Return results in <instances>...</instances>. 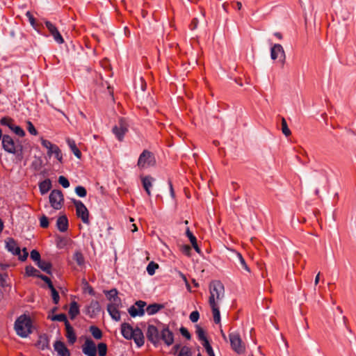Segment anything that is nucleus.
Wrapping results in <instances>:
<instances>
[{"mask_svg":"<svg viewBox=\"0 0 356 356\" xmlns=\"http://www.w3.org/2000/svg\"><path fill=\"white\" fill-rule=\"evenodd\" d=\"M32 321L26 314L19 316L15 321L14 329L18 336L26 338L32 333Z\"/></svg>","mask_w":356,"mask_h":356,"instance_id":"f257e3e1","label":"nucleus"},{"mask_svg":"<svg viewBox=\"0 0 356 356\" xmlns=\"http://www.w3.org/2000/svg\"><path fill=\"white\" fill-rule=\"evenodd\" d=\"M209 305H216L225 295V288L220 281H213L209 284Z\"/></svg>","mask_w":356,"mask_h":356,"instance_id":"f03ea898","label":"nucleus"},{"mask_svg":"<svg viewBox=\"0 0 356 356\" xmlns=\"http://www.w3.org/2000/svg\"><path fill=\"white\" fill-rule=\"evenodd\" d=\"M232 348L238 354H243L245 352V345L242 341L238 333L232 332L229 334Z\"/></svg>","mask_w":356,"mask_h":356,"instance_id":"7ed1b4c3","label":"nucleus"},{"mask_svg":"<svg viewBox=\"0 0 356 356\" xmlns=\"http://www.w3.org/2000/svg\"><path fill=\"white\" fill-rule=\"evenodd\" d=\"M156 163L154 156L148 150H144L138 160V166L140 168H147L154 165Z\"/></svg>","mask_w":356,"mask_h":356,"instance_id":"20e7f679","label":"nucleus"},{"mask_svg":"<svg viewBox=\"0 0 356 356\" xmlns=\"http://www.w3.org/2000/svg\"><path fill=\"white\" fill-rule=\"evenodd\" d=\"M49 202L51 206L56 210L62 208L64 202L63 195L60 190H53L49 194Z\"/></svg>","mask_w":356,"mask_h":356,"instance_id":"39448f33","label":"nucleus"},{"mask_svg":"<svg viewBox=\"0 0 356 356\" xmlns=\"http://www.w3.org/2000/svg\"><path fill=\"white\" fill-rule=\"evenodd\" d=\"M128 127L126 120L120 118L118 124L113 127L112 131L120 141L123 140L125 134L128 131Z\"/></svg>","mask_w":356,"mask_h":356,"instance_id":"423d86ee","label":"nucleus"},{"mask_svg":"<svg viewBox=\"0 0 356 356\" xmlns=\"http://www.w3.org/2000/svg\"><path fill=\"white\" fill-rule=\"evenodd\" d=\"M73 203L76 207L77 216L81 218L83 223L89 224V212L84 204L81 201L76 200H74Z\"/></svg>","mask_w":356,"mask_h":356,"instance_id":"0eeeda50","label":"nucleus"},{"mask_svg":"<svg viewBox=\"0 0 356 356\" xmlns=\"http://www.w3.org/2000/svg\"><path fill=\"white\" fill-rule=\"evenodd\" d=\"M146 302L143 300L137 301L134 305L130 307L128 309V312L132 317L143 316L145 314V307Z\"/></svg>","mask_w":356,"mask_h":356,"instance_id":"6e6552de","label":"nucleus"},{"mask_svg":"<svg viewBox=\"0 0 356 356\" xmlns=\"http://www.w3.org/2000/svg\"><path fill=\"white\" fill-rule=\"evenodd\" d=\"M270 57L273 60L280 58L282 63H284L286 55L284 50L281 44H275L271 47Z\"/></svg>","mask_w":356,"mask_h":356,"instance_id":"1a4fd4ad","label":"nucleus"},{"mask_svg":"<svg viewBox=\"0 0 356 356\" xmlns=\"http://www.w3.org/2000/svg\"><path fill=\"white\" fill-rule=\"evenodd\" d=\"M146 335L148 340L154 346H156L159 343L160 334L156 326L153 325H148Z\"/></svg>","mask_w":356,"mask_h":356,"instance_id":"9d476101","label":"nucleus"},{"mask_svg":"<svg viewBox=\"0 0 356 356\" xmlns=\"http://www.w3.org/2000/svg\"><path fill=\"white\" fill-rule=\"evenodd\" d=\"M44 24L50 34L53 36L54 40L58 44H63L64 42V40L56 26L49 21H45Z\"/></svg>","mask_w":356,"mask_h":356,"instance_id":"9b49d317","label":"nucleus"},{"mask_svg":"<svg viewBox=\"0 0 356 356\" xmlns=\"http://www.w3.org/2000/svg\"><path fill=\"white\" fill-rule=\"evenodd\" d=\"M82 351L87 356H96L97 347L93 341L86 339L82 346Z\"/></svg>","mask_w":356,"mask_h":356,"instance_id":"f8f14e48","label":"nucleus"},{"mask_svg":"<svg viewBox=\"0 0 356 356\" xmlns=\"http://www.w3.org/2000/svg\"><path fill=\"white\" fill-rule=\"evenodd\" d=\"M2 146L3 149L11 154L15 153V145L13 138L8 135H3L2 137Z\"/></svg>","mask_w":356,"mask_h":356,"instance_id":"ddd939ff","label":"nucleus"},{"mask_svg":"<svg viewBox=\"0 0 356 356\" xmlns=\"http://www.w3.org/2000/svg\"><path fill=\"white\" fill-rule=\"evenodd\" d=\"M121 303H110L107 306V311L109 315L116 321H119L120 320V313L119 312V307Z\"/></svg>","mask_w":356,"mask_h":356,"instance_id":"4468645a","label":"nucleus"},{"mask_svg":"<svg viewBox=\"0 0 356 356\" xmlns=\"http://www.w3.org/2000/svg\"><path fill=\"white\" fill-rule=\"evenodd\" d=\"M41 144L44 147H45L47 149V151L49 149H50L51 148H54L56 150L55 157L60 162H62V160H63L62 153H61L60 149H59V147L57 145L52 144L49 140L43 139V138L41 139Z\"/></svg>","mask_w":356,"mask_h":356,"instance_id":"2eb2a0df","label":"nucleus"},{"mask_svg":"<svg viewBox=\"0 0 356 356\" xmlns=\"http://www.w3.org/2000/svg\"><path fill=\"white\" fill-rule=\"evenodd\" d=\"M100 311V306L97 301L92 300L88 306L86 308V314L90 317L95 316Z\"/></svg>","mask_w":356,"mask_h":356,"instance_id":"dca6fc26","label":"nucleus"},{"mask_svg":"<svg viewBox=\"0 0 356 356\" xmlns=\"http://www.w3.org/2000/svg\"><path fill=\"white\" fill-rule=\"evenodd\" d=\"M54 350L59 356H70V352L65 344L60 341H56L54 344Z\"/></svg>","mask_w":356,"mask_h":356,"instance_id":"f3484780","label":"nucleus"},{"mask_svg":"<svg viewBox=\"0 0 356 356\" xmlns=\"http://www.w3.org/2000/svg\"><path fill=\"white\" fill-rule=\"evenodd\" d=\"M160 339L168 346L174 342L173 333L168 327H165L161 330Z\"/></svg>","mask_w":356,"mask_h":356,"instance_id":"a211bd4d","label":"nucleus"},{"mask_svg":"<svg viewBox=\"0 0 356 356\" xmlns=\"http://www.w3.org/2000/svg\"><path fill=\"white\" fill-rule=\"evenodd\" d=\"M6 248L8 251L10 252L14 255L19 254L20 248L13 238H8L6 239Z\"/></svg>","mask_w":356,"mask_h":356,"instance_id":"6ab92c4d","label":"nucleus"},{"mask_svg":"<svg viewBox=\"0 0 356 356\" xmlns=\"http://www.w3.org/2000/svg\"><path fill=\"white\" fill-rule=\"evenodd\" d=\"M233 253L234 254L235 263L238 267L245 270L247 272H250V268L241 254L236 251H234Z\"/></svg>","mask_w":356,"mask_h":356,"instance_id":"aec40b11","label":"nucleus"},{"mask_svg":"<svg viewBox=\"0 0 356 356\" xmlns=\"http://www.w3.org/2000/svg\"><path fill=\"white\" fill-rule=\"evenodd\" d=\"M121 332L122 336L127 339H131L135 332L134 329L129 323H123L121 325Z\"/></svg>","mask_w":356,"mask_h":356,"instance_id":"412c9836","label":"nucleus"},{"mask_svg":"<svg viewBox=\"0 0 356 356\" xmlns=\"http://www.w3.org/2000/svg\"><path fill=\"white\" fill-rule=\"evenodd\" d=\"M143 186L149 196L151 195L150 188L152 187L155 179L150 176H146L141 178Z\"/></svg>","mask_w":356,"mask_h":356,"instance_id":"4be33fe9","label":"nucleus"},{"mask_svg":"<svg viewBox=\"0 0 356 356\" xmlns=\"http://www.w3.org/2000/svg\"><path fill=\"white\" fill-rule=\"evenodd\" d=\"M35 345L42 350L49 349V340L48 337L46 334L40 335Z\"/></svg>","mask_w":356,"mask_h":356,"instance_id":"5701e85b","label":"nucleus"},{"mask_svg":"<svg viewBox=\"0 0 356 356\" xmlns=\"http://www.w3.org/2000/svg\"><path fill=\"white\" fill-rule=\"evenodd\" d=\"M66 337L70 344H74L76 341V335L70 323H66Z\"/></svg>","mask_w":356,"mask_h":356,"instance_id":"b1692460","label":"nucleus"},{"mask_svg":"<svg viewBox=\"0 0 356 356\" xmlns=\"http://www.w3.org/2000/svg\"><path fill=\"white\" fill-rule=\"evenodd\" d=\"M131 339H134V342L137 345L138 347H141L144 344V336L143 333L139 328L135 329V332L133 334V337Z\"/></svg>","mask_w":356,"mask_h":356,"instance_id":"393cba45","label":"nucleus"},{"mask_svg":"<svg viewBox=\"0 0 356 356\" xmlns=\"http://www.w3.org/2000/svg\"><path fill=\"white\" fill-rule=\"evenodd\" d=\"M56 226L58 230L64 232L68 229V220L66 216H61L58 218L56 221Z\"/></svg>","mask_w":356,"mask_h":356,"instance_id":"a878e982","label":"nucleus"},{"mask_svg":"<svg viewBox=\"0 0 356 356\" xmlns=\"http://www.w3.org/2000/svg\"><path fill=\"white\" fill-rule=\"evenodd\" d=\"M164 307L163 305L159 303H154L148 305L145 309V312H146L148 315H154L159 312L161 309Z\"/></svg>","mask_w":356,"mask_h":356,"instance_id":"bb28decb","label":"nucleus"},{"mask_svg":"<svg viewBox=\"0 0 356 356\" xmlns=\"http://www.w3.org/2000/svg\"><path fill=\"white\" fill-rule=\"evenodd\" d=\"M108 299L111 301V303H121L120 298L118 296V291L113 289L106 293Z\"/></svg>","mask_w":356,"mask_h":356,"instance_id":"cd10ccee","label":"nucleus"},{"mask_svg":"<svg viewBox=\"0 0 356 356\" xmlns=\"http://www.w3.org/2000/svg\"><path fill=\"white\" fill-rule=\"evenodd\" d=\"M66 141H67V143L69 147L70 148V149L73 152V154L78 159H80L81 156V152H80L79 148L76 147L75 141L74 140L71 139V138H67Z\"/></svg>","mask_w":356,"mask_h":356,"instance_id":"c85d7f7f","label":"nucleus"},{"mask_svg":"<svg viewBox=\"0 0 356 356\" xmlns=\"http://www.w3.org/2000/svg\"><path fill=\"white\" fill-rule=\"evenodd\" d=\"M51 188L50 179H47L39 184L40 191L42 195L47 193Z\"/></svg>","mask_w":356,"mask_h":356,"instance_id":"c756f323","label":"nucleus"},{"mask_svg":"<svg viewBox=\"0 0 356 356\" xmlns=\"http://www.w3.org/2000/svg\"><path fill=\"white\" fill-rule=\"evenodd\" d=\"M79 314V307L76 302L72 301L70 303L69 309V315L72 319H74Z\"/></svg>","mask_w":356,"mask_h":356,"instance_id":"7c9ffc66","label":"nucleus"},{"mask_svg":"<svg viewBox=\"0 0 356 356\" xmlns=\"http://www.w3.org/2000/svg\"><path fill=\"white\" fill-rule=\"evenodd\" d=\"M186 234L188 237L193 248L197 253H200V249L197 245L196 237L193 234L188 228L186 229Z\"/></svg>","mask_w":356,"mask_h":356,"instance_id":"2f4dec72","label":"nucleus"},{"mask_svg":"<svg viewBox=\"0 0 356 356\" xmlns=\"http://www.w3.org/2000/svg\"><path fill=\"white\" fill-rule=\"evenodd\" d=\"M209 305L212 309L213 321L216 324H218L220 322V314L218 304Z\"/></svg>","mask_w":356,"mask_h":356,"instance_id":"473e14b6","label":"nucleus"},{"mask_svg":"<svg viewBox=\"0 0 356 356\" xmlns=\"http://www.w3.org/2000/svg\"><path fill=\"white\" fill-rule=\"evenodd\" d=\"M37 266L43 271L48 274H51V264L46 261L40 260L39 263H37Z\"/></svg>","mask_w":356,"mask_h":356,"instance_id":"72a5a7b5","label":"nucleus"},{"mask_svg":"<svg viewBox=\"0 0 356 356\" xmlns=\"http://www.w3.org/2000/svg\"><path fill=\"white\" fill-rule=\"evenodd\" d=\"M73 259L80 266H83L85 263L84 257H83V254L81 253V252L79 250H77L74 252V254L73 255Z\"/></svg>","mask_w":356,"mask_h":356,"instance_id":"f704fd0d","label":"nucleus"},{"mask_svg":"<svg viewBox=\"0 0 356 356\" xmlns=\"http://www.w3.org/2000/svg\"><path fill=\"white\" fill-rule=\"evenodd\" d=\"M25 270H26V275L27 276L39 277L40 275H41L40 271L38 270H37L36 268H35L32 266H26Z\"/></svg>","mask_w":356,"mask_h":356,"instance_id":"c9c22d12","label":"nucleus"},{"mask_svg":"<svg viewBox=\"0 0 356 356\" xmlns=\"http://www.w3.org/2000/svg\"><path fill=\"white\" fill-rule=\"evenodd\" d=\"M90 332H91L93 337L96 339H100L102 337V332L101 330L96 326H90Z\"/></svg>","mask_w":356,"mask_h":356,"instance_id":"e433bc0d","label":"nucleus"},{"mask_svg":"<svg viewBox=\"0 0 356 356\" xmlns=\"http://www.w3.org/2000/svg\"><path fill=\"white\" fill-rule=\"evenodd\" d=\"M51 320L54 321L64 322L65 325H66V323H69L67 316L65 314H59L54 315L51 317Z\"/></svg>","mask_w":356,"mask_h":356,"instance_id":"4c0bfd02","label":"nucleus"},{"mask_svg":"<svg viewBox=\"0 0 356 356\" xmlns=\"http://www.w3.org/2000/svg\"><path fill=\"white\" fill-rule=\"evenodd\" d=\"M159 268V265L153 261L148 264L147 266V272L149 275H153L155 273L156 269Z\"/></svg>","mask_w":356,"mask_h":356,"instance_id":"58836bf2","label":"nucleus"},{"mask_svg":"<svg viewBox=\"0 0 356 356\" xmlns=\"http://www.w3.org/2000/svg\"><path fill=\"white\" fill-rule=\"evenodd\" d=\"M196 334L198 337V339L200 341H202V343H205V341H208V339H207V337L205 336L204 330L202 327H200V326L197 327Z\"/></svg>","mask_w":356,"mask_h":356,"instance_id":"ea45409f","label":"nucleus"},{"mask_svg":"<svg viewBox=\"0 0 356 356\" xmlns=\"http://www.w3.org/2000/svg\"><path fill=\"white\" fill-rule=\"evenodd\" d=\"M191 355H192V353H191V348L188 346H184L180 348V350H179L177 356H191Z\"/></svg>","mask_w":356,"mask_h":356,"instance_id":"a19ab883","label":"nucleus"},{"mask_svg":"<svg viewBox=\"0 0 356 356\" xmlns=\"http://www.w3.org/2000/svg\"><path fill=\"white\" fill-rule=\"evenodd\" d=\"M282 131L286 136H289L291 134L290 129L288 127L286 121L284 118L282 119Z\"/></svg>","mask_w":356,"mask_h":356,"instance_id":"79ce46f5","label":"nucleus"},{"mask_svg":"<svg viewBox=\"0 0 356 356\" xmlns=\"http://www.w3.org/2000/svg\"><path fill=\"white\" fill-rule=\"evenodd\" d=\"M51 292V297L54 301V304H58L60 300L59 294L58 291L56 290L54 286H50Z\"/></svg>","mask_w":356,"mask_h":356,"instance_id":"37998d69","label":"nucleus"},{"mask_svg":"<svg viewBox=\"0 0 356 356\" xmlns=\"http://www.w3.org/2000/svg\"><path fill=\"white\" fill-rule=\"evenodd\" d=\"M98 354L99 356H105L107 352V346L104 343H100L97 346Z\"/></svg>","mask_w":356,"mask_h":356,"instance_id":"c03bdc74","label":"nucleus"},{"mask_svg":"<svg viewBox=\"0 0 356 356\" xmlns=\"http://www.w3.org/2000/svg\"><path fill=\"white\" fill-rule=\"evenodd\" d=\"M0 123L2 125L8 127L10 129H12V127L14 124L13 120L10 118H8V117H4V118H1L0 120Z\"/></svg>","mask_w":356,"mask_h":356,"instance_id":"a18cd8bd","label":"nucleus"},{"mask_svg":"<svg viewBox=\"0 0 356 356\" xmlns=\"http://www.w3.org/2000/svg\"><path fill=\"white\" fill-rule=\"evenodd\" d=\"M75 193L80 197H84L87 195L86 189L81 186H78L75 188Z\"/></svg>","mask_w":356,"mask_h":356,"instance_id":"49530a36","label":"nucleus"},{"mask_svg":"<svg viewBox=\"0 0 356 356\" xmlns=\"http://www.w3.org/2000/svg\"><path fill=\"white\" fill-rule=\"evenodd\" d=\"M202 344L205 348L209 356H215L213 350L211 346L210 345L209 341H205V343H202Z\"/></svg>","mask_w":356,"mask_h":356,"instance_id":"de8ad7c7","label":"nucleus"},{"mask_svg":"<svg viewBox=\"0 0 356 356\" xmlns=\"http://www.w3.org/2000/svg\"><path fill=\"white\" fill-rule=\"evenodd\" d=\"M30 257H31V259L33 261L36 262V264L39 263L40 261V260H41L40 259V254L39 252L35 250H33L31 252Z\"/></svg>","mask_w":356,"mask_h":356,"instance_id":"09e8293b","label":"nucleus"},{"mask_svg":"<svg viewBox=\"0 0 356 356\" xmlns=\"http://www.w3.org/2000/svg\"><path fill=\"white\" fill-rule=\"evenodd\" d=\"M15 134L19 136H24L25 135L24 131L19 126L13 124L12 129H10Z\"/></svg>","mask_w":356,"mask_h":356,"instance_id":"8fccbe9b","label":"nucleus"},{"mask_svg":"<svg viewBox=\"0 0 356 356\" xmlns=\"http://www.w3.org/2000/svg\"><path fill=\"white\" fill-rule=\"evenodd\" d=\"M58 183L65 188H67L70 186V182L68 179L64 176L59 177Z\"/></svg>","mask_w":356,"mask_h":356,"instance_id":"3c124183","label":"nucleus"},{"mask_svg":"<svg viewBox=\"0 0 356 356\" xmlns=\"http://www.w3.org/2000/svg\"><path fill=\"white\" fill-rule=\"evenodd\" d=\"M26 16L28 17L29 19V21L31 24V25L35 29H36V22H35V19L34 18V17L33 16V15L31 13L30 11H27L26 13Z\"/></svg>","mask_w":356,"mask_h":356,"instance_id":"603ef678","label":"nucleus"},{"mask_svg":"<svg viewBox=\"0 0 356 356\" xmlns=\"http://www.w3.org/2000/svg\"><path fill=\"white\" fill-rule=\"evenodd\" d=\"M40 225L42 228H47L49 226V220L46 216L43 215L40 217Z\"/></svg>","mask_w":356,"mask_h":356,"instance_id":"864d4df0","label":"nucleus"},{"mask_svg":"<svg viewBox=\"0 0 356 356\" xmlns=\"http://www.w3.org/2000/svg\"><path fill=\"white\" fill-rule=\"evenodd\" d=\"M27 129L31 135L36 136L38 134L36 129L30 121L27 122Z\"/></svg>","mask_w":356,"mask_h":356,"instance_id":"5fc2aeb1","label":"nucleus"},{"mask_svg":"<svg viewBox=\"0 0 356 356\" xmlns=\"http://www.w3.org/2000/svg\"><path fill=\"white\" fill-rule=\"evenodd\" d=\"M199 318H200V314L197 311L192 312L189 316V318L193 323L197 322L198 321Z\"/></svg>","mask_w":356,"mask_h":356,"instance_id":"6e6d98bb","label":"nucleus"},{"mask_svg":"<svg viewBox=\"0 0 356 356\" xmlns=\"http://www.w3.org/2000/svg\"><path fill=\"white\" fill-rule=\"evenodd\" d=\"M17 255L19 257V259H20L21 261H24L26 259L29 254H28V252L26 251V249L24 248L22 250V253L20 251L19 254H17Z\"/></svg>","mask_w":356,"mask_h":356,"instance_id":"4d7b16f0","label":"nucleus"},{"mask_svg":"<svg viewBox=\"0 0 356 356\" xmlns=\"http://www.w3.org/2000/svg\"><path fill=\"white\" fill-rule=\"evenodd\" d=\"M180 332L187 339H191V334H190L188 330L186 327H181L180 328Z\"/></svg>","mask_w":356,"mask_h":356,"instance_id":"13d9d810","label":"nucleus"},{"mask_svg":"<svg viewBox=\"0 0 356 356\" xmlns=\"http://www.w3.org/2000/svg\"><path fill=\"white\" fill-rule=\"evenodd\" d=\"M39 277L47 284L49 289H50V286H54L51 280L47 276L41 274Z\"/></svg>","mask_w":356,"mask_h":356,"instance_id":"bf43d9fd","label":"nucleus"},{"mask_svg":"<svg viewBox=\"0 0 356 356\" xmlns=\"http://www.w3.org/2000/svg\"><path fill=\"white\" fill-rule=\"evenodd\" d=\"M197 24H198V20L197 18H194L191 24H190V28L191 30H194L197 27Z\"/></svg>","mask_w":356,"mask_h":356,"instance_id":"052dcab7","label":"nucleus"},{"mask_svg":"<svg viewBox=\"0 0 356 356\" xmlns=\"http://www.w3.org/2000/svg\"><path fill=\"white\" fill-rule=\"evenodd\" d=\"M182 252L187 255H189L191 252V247L188 245H185L181 248Z\"/></svg>","mask_w":356,"mask_h":356,"instance_id":"680f3d73","label":"nucleus"},{"mask_svg":"<svg viewBox=\"0 0 356 356\" xmlns=\"http://www.w3.org/2000/svg\"><path fill=\"white\" fill-rule=\"evenodd\" d=\"M5 275L0 273V286H5L6 285V279H5Z\"/></svg>","mask_w":356,"mask_h":356,"instance_id":"e2e57ef3","label":"nucleus"},{"mask_svg":"<svg viewBox=\"0 0 356 356\" xmlns=\"http://www.w3.org/2000/svg\"><path fill=\"white\" fill-rule=\"evenodd\" d=\"M168 184H169V188H170V195L172 197H175V191H174V188H173L172 182L169 181Z\"/></svg>","mask_w":356,"mask_h":356,"instance_id":"0e129e2a","label":"nucleus"},{"mask_svg":"<svg viewBox=\"0 0 356 356\" xmlns=\"http://www.w3.org/2000/svg\"><path fill=\"white\" fill-rule=\"evenodd\" d=\"M55 152H56L55 149H54V148H51L50 149H49V150L47 151V154H48L49 156H51V155H53V154L55 156Z\"/></svg>","mask_w":356,"mask_h":356,"instance_id":"69168bd1","label":"nucleus"},{"mask_svg":"<svg viewBox=\"0 0 356 356\" xmlns=\"http://www.w3.org/2000/svg\"><path fill=\"white\" fill-rule=\"evenodd\" d=\"M179 275L181 277V278L183 279V280L184 281V282L186 283V284L187 286H188V281H187L186 276L181 272H179Z\"/></svg>","mask_w":356,"mask_h":356,"instance_id":"338daca9","label":"nucleus"},{"mask_svg":"<svg viewBox=\"0 0 356 356\" xmlns=\"http://www.w3.org/2000/svg\"><path fill=\"white\" fill-rule=\"evenodd\" d=\"M319 280H320V273H318L315 277V280H314L315 285H317L318 284Z\"/></svg>","mask_w":356,"mask_h":356,"instance_id":"774afa93","label":"nucleus"}]
</instances>
